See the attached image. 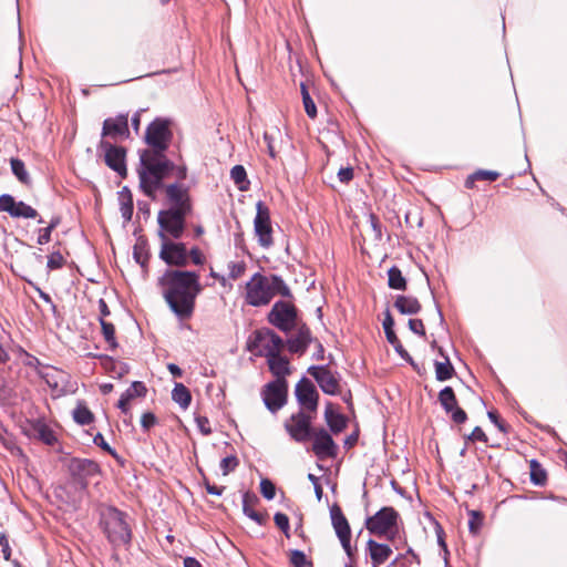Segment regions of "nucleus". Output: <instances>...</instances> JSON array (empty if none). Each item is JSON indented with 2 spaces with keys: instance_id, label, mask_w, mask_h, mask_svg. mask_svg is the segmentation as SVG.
<instances>
[{
  "instance_id": "1",
  "label": "nucleus",
  "mask_w": 567,
  "mask_h": 567,
  "mask_svg": "<svg viewBox=\"0 0 567 567\" xmlns=\"http://www.w3.org/2000/svg\"><path fill=\"white\" fill-rule=\"evenodd\" d=\"M172 138L171 122L165 118L154 120L146 130L145 142L153 150L141 154V167L138 168L140 183L147 196L161 187L162 181L174 169V164L168 161L163 152L168 147Z\"/></svg>"
},
{
  "instance_id": "2",
  "label": "nucleus",
  "mask_w": 567,
  "mask_h": 567,
  "mask_svg": "<svg viewBox=\"0 0 567 567\" xmlns=\"http://www.w3.org/2000/svg\"><path fill=\"white\" fill-rule=\"evenodd\" d=\"M158 285L173 312L179 318L190 317L202 290L198 276L192 271L167 270L158 279Z\"/></svg>"
},
{
  "instance_id": "3",
  "label": "nucleus",
  "mask_w": 567,
  "mask_h": 567,
  "mask_svg": "<svg viewBox=\"0 0 567 567\" xmlns=\"http://www.w3.org/2000/svg\"><path fill=\"white\" fill-rule=\"evenodd\" d=\"M276 295H289L288 287L278 276L255 274L246 284L245 299L250 306H266Z\"/></svg>"
},
{
  "instance_id": "4",
  "label": "nucleus",
  "mask_w": 567,
  "mask_h": 567,
  "mask_svg": "<svg viewBox=\"0 0 567 567\" xmlns=\"http://www.w3.org/2000/svg\"><path fill=\"white\" fill-rule=\"evenodd\" d=\"M102 524L109 539L114 545H126L131 540V528L122 512L107 507L102 512Z\"/></svg>"
},
{
  "instance_id": "5",
  "label": "nucleus",
  "mask_w": 567,
  "mask_h": 567,
  "mask_svg": "<svg viewBox=\"0 0 567 567\" xmlns=\"http://www.w3.org/2000/svg\"><path fill=\"white\" fill-rule=\"evenodd\" d=\"M398 513L392 507H383L367 519V529L378 536L392 539L396 533Z\"/></svg>"
},
{
  "instance_id": "6",
  "label": "nucleus",
  "mask_w": 567,
  "mask_h": 567,
  "mask_svg": "<svg viewBox=\"0 0 567 567\" xmlns=\"http://www.w3.org/2000/svg\"><path fill=\"white\" fill-rule=\"evenodd\" d=\"M248 349L256 355L266 357L267 359L276 353H280L284 349V341L276 333L264 330L257 331L248 343Z\"/></svg>"
},
{
  "instance_id": "7",
  "label": "nucleus",
  "mask_w": 567,
  "mask_h": 567,
  "mask_svg": "<svg viewBox=\"0 0 567 567\" xmlns=\"http://www.w3.org/2000/svg\"><path fill=\"white\" fill-rule=\"evenodd\" d=\"M161 251L159 257L168 265L186 266L188 261V254L184 244L174 243L167 238L163 233H159Z\"/></svg>"
},
{
  "instance_id": "8",
  "label": "nucleus",
  "mask_w": 567,
  "mask_h": 567,
  "mask_svg": "<svg viewBox=\"0 0 567 567\" xmlns=\"http://www.w3.org/2000/svg\"><path fill=\"white\" fill-rule=\"evenodd\" d=\"M186 210L169 209L158 214V224L163 234H169L174 238H179L184 230V216Z\"/></svg>"
},
{
  "instance_id": "9",
  "label": "nucleus",
  "mask_w": 567,
  "mask_h": 567,
  "mask_svg": "<svg viewBox=\"0 0 567 567\" xmlns=\"http://www.w3.org/2000/svg\"><path fill=\"white\" fill-rule=\"evenodd\" d=\"M330 516L332 526L334 532L342 545V548L347 553V555L352 557V547H351V529L347 518L344 517L341 508L338 505H333L330 508Z\"/></svg>"
},
{
  "instance_id": "10",
  "label": "nucleus",
  "mask_w": 567,
  "mask_h": 567,
  "mask_svg": "<svg viewBox=\"0 0 567 567\" xmlns=\"http://www.w3.org/2000/svg\"><path fill=\"white\" fill-rule=\"evenodd\" d=\"M257 214L255 217V231L262 247H269L272 244L271 225L269 209L262 202L256 205Z\"/></svg>"
},
{
  "instance_id": "11",
  "label": "nucleus",
  "mask_w": 567,
  "mask_h": 567,
  "mask_svg": "<svg viewBox=\"0 0 567 567\" xmlns=\"http://www.w3.org/2000/svg\"><path fill=\"white\" fill-rule=\"evenodd\" d=\"M310 423V416L303 412H298L285 422V429L295 441L303 442L308 440L313 432L311 431Z\"/></svg>"
},
{
  "instance_id": "12",
  "label": "nucleus",
  "mask_w": 567,
  "mask_h": 567,
  "mask_svg": "<svg viewBox=\"0 0 567 567\" xmlns=\"http://www.w3.org/2000/svg\"><path fill=\"white\" fill-rule=\"evenodd\" d=\"M287 398L286 380H276L269 383L264 391V401L266 406L276 412L284 406Z\"/></svg>"
},
{
  "instance_id": "13",
  "label": "nucleus",
  "mask_w": 567,
  "mask_h": 567,
  "mask_svg": "<svg viewBox=\"0 0 567 567\" xmlns=\"http://www.w3.org/2000/svg\"><path fill=\"white\" fill-rule=\"evenodd\" d=\"M0 210L16 218H34L38 215L34 208L23 202H17L11 195L7 194L0 196Z\"/></svg>"
},
{
  "instance_id": "14",
  "label": "nucleus",
  "mask_w": 567,
  "mask_h": 567,
  "mask_svg": "<svg viewBox=\"0 0 567 567\" xmlns=\"http://www.w3.org/2000/svg\"><path fill=\"white\" fill-rule=\"evenodd\" d=\"M41 377L51 388L54 396H61L68 392L69 375L66 372L55 368H47L41 371Z\"/></svg>"
},
{
  "instance_id": "15",
  "label": "nucleus",
  "mask_w": 567,
  "mask_h": 567,
  "mask_svg": "<svg viewBox=\"0 0 567 567\" xmlns=\"http://www.w3.org/2000/svg\"><path fill=\"white\" fill-rule=\"evenodd\" d=\"M310 437L313 439L312 451L319 458L334 455L336 444L326 430L313 431Z\"/></svg>"
},
{
  "instance_id": "16",
  "label": "nucleus",
  "mask_w": 567,
  "mask_h": 567,
  "mask_svg": "<svg viewBox=\"0 0 567 567\" xmlns=\"http://www.w3.org/2000/svg\"><path fill=\"white\" fill-rule=\"evenodd\" d=\"M298 402L309 411H316L318 405V392L308 379H302L296 386Z\"/></svg>"
},
{
  "instance_id": "17",
  "label": "nucleus",
  "mask_w": 567,
  "mask_h": 567,
  "mask_svg": "<svg viewBox=\"0 0 567 567\" xmlns=\"http://www.w3.org/2000/svg\"><path fill=\"white\" fill-rule=\"evenodd\" d=\"M295 309L287 302H277L269 313L270 321L280 329H288L295 321Z\"/></svg>"
},
{
  "instance_id": "18",
  "label": "nucleus",
  "mask_w": 567,
  "mask_h": 567,
  "mask_svg": "<svg viewBox=\"0 0 567 567\" xmlns=\"http://www.w3.org/2000/svg\"><path fill=\"white\" fill-rule=\"evenodd\" d=\"M439 400L444 410L451 414V417L455 423L465 422L466 413L457 406V401L452 388H444L439 394Z\"/></svg>"
},
{
  "instance_id": "19",
  "label": "nucleus",
  "mask_w": 567,
  "mask_h": 567,
  "mask_svg": "<svg viewBox=\"0 0 567 567\" xmlns=\"http://www.w3.org/2000/svg\"><path fill=\"white\" fill-rule=\"evenodd\" d=\"M310 374L316 379L321 390L334 395L339 391V383L337 378L323 367H313L309 370Z\"/></svg>"
},
{
  "instance_id": "20",
  "label": "nucleus",
  "mask_w": 567,
  "mask_h": 567,
  "mask_svg": "<svg viewBox=\"0 0 567 567\" xmlns=\"http://www.w3.org/2000/svg\"><path fill=\"white\" fill-rule=\"evenodd\" d=\"M128 133L127 116L118 115L114 118H107L103 124V135L116 138L125 136Z\"/></svg>"
},
{
  "instance_id": "21",
  "label": "nucleus",
  "mask_w": 567,
  "mask_h": 567,
  "mask_svg": "<svg viewBox=\"0 0 567 567\" xmlns=\"http://www.w3.org/2000/svg\"><path fill=\"white\" fill-rule=\"evenodd\" d=\"M367 548L370 554L373 567H379L385 563L392 554V549L389 545L380 544L373 539H369L367 542Z\"/></svg>"
},
{
  "instance_id": "22",
  "label": "nucleus",
  "mask_w": 567,
  "mask_h": 567,
  "mask_svg": "<svg viewBox=\"0 0 567 567\" xmlns=\"http://www.w3.org/2000/svg\"><path fill=\"white\" fill-rule=\"evenodd\" d=\"M105 162L107 166L117 172L120 175H125L126 167L124 148L110 146L105 152Z\"/></svg>"
},
{
  "instance_id": "23",
  "label": "nucleus",
  "mask_w": 567,
  "mask_h": 567,
  "mask_svg": "<svg viewBox=\"0 0 567 567\" xmlns=\"http://www.w3.org/2000/svg\"><path fill=\"white\" fill-rule=\"evenodd\" d=\"M270 371L276 375V380H286L285 378L290 373L289 361L276 353L267 359Z\"/></svg>"
},
{
  "instance_id": "24",
  "label": "nucleus",
  "mask_w": 567,
  "mask_h": 567,
  "mask_svg": "<svg viewBox=\"0 0 567 567\" xmlns=\"http://www.w3.org/2000/svg\"><path fill=\"white\" fill-rule=\"evenodd\" d=\"M168 198L176 205L175 209L186 210L188 209L187 205V192L179 185H169L166 189Z\"/></svg>"
},
{
  "instance_id": "25",
  "label": "nucleus",
  "mask_w": 567,
  "mask_h": 567,
  "mask_svg": "<svg viewBox=\"0 0 567 567\" xmlns=\"http://www.w3.org/2000/svg\"><path fill=\"white\" fill-rule=\"evenodd\" d=\"M395 308L403 315H414L421 309V305L414 297L399 296L394 302Z\"/></svg>"
},
{
  "instance_id": "26",
  "label": "nucleus",
  "mask_w": 567,
  "mask_h": 567,
  "mask_svg": "<svg viewBox=\"0 0 567 567\" xmlns=\"http://www.w3.org/2000/svg\"><path fill=\"white\" fill-rule=\"evenodd\" d=\"M324 416L327 424L334 433L341 432L347 425L346 419L341 414L334 412L331 404L326 408Z\"/></svg>"
},
{
  "instance_id": "27",
  "label": "nucleus",
  "mask_w": 567,
  "mask_h": 567,
  "mask_svg": "<svg viewBox=\"0 0 567 567\" xmlns=\"http://www.w3.org/2000/svg\"><path fill=\"white\" fill-rule=\"evenodd\" d=\"M172 399L182 409H187L190 404V392L183 383H176L172 391Z\"/></svg>"
},
{
  "instance_id": "28",
  "label": "nucleus",
  "mask_w": 567,
  "mask_h": 567,
  "mask_svg": "<svg viewBox=\"0 0 567 567\" xmlns=\"http://www.w3.org/2000/svg\"><path fill=\"white\" fill-rule=\"evenodd\" d=\"M389 287L396 290H405L406 280L398 267H392L388 271Z\"/></svg>"
},
{
  "instance_id": "29",
  "label": "nucleus",
  "mask_w": 567,
  "mask_h": 567,
  "mask_svg": "<svg viewBox=\"0 0 567 567\" xmlns=\"http://www.w3.org/2000/svg\"><path fill=\"white\" fill-rule=\"evenodd\" d=\"M73 419L81 425L90 424L93 421V414L83 403H79L73 411Z\"/></svg>"
},
{
  "instance_id": "30",
  "label": "nucleus",
  "mask_w": 567,
  "mask_h": 567,
  "mask_svg": "<svg viewBox=\"0 0 567 567\" xmlns=\"http://www.w3.org/2000/svg\"><path fill=\"white\" fill-rule=\"evenodd\" d=\"M454 368L446 358L445 361L435 362V377L439 381H446L452 378Z\"/></svg>"
},
{
  "instance_id": "31",
  "label": "nucleus",
  "mask_w": 567,
  "mask_h": 567,
  "mask_svg": "<svg viewBox=\"0 0 567 567\" xmlns=\"http://www.w3.org/2000/svg\"><path fill=\"white\" fill-rule=\"evenodd\" d=\"M230 176L240 190L247 189L249 183L247 181V174L244 166H234L230 171Z\"/></svg>"
},
{
  "instance_id": "32",
  "label": "nucleus",
  "mask_w": 567,
  "mask_h": 567,
  "mask_svg": "<svg viewBox=\"0 0 567 567\" xmlns=\"http://www.w3.org/2000/svg\"><path fill=\"white\" fill-rule=\"evenodd\" d=\"M256 501V497L255 496H251L249 494H245L244 495V498H243V509H244V513L249 517L251 518L252 520L257 522V523H261L262 522V517L260 514H258L254 508H252V504L254 502Z\"/></svg>"
},
{
  "instance_id": "33",
  "label": "nucleus",
  "mask_w": 567,
  "mask_h": 567,
  "mask_svg": "<svg viewBox=\"0 0 567 567\" xmlns=\"http://www.w3.org/2000/svg\"><path fill=\"white\" fill-rule=\"evenodd\" d=\"M289 561L292 567H312V561L299 549L289 551Z\"/></svg>"
},
{
  "instance_id": "34",
  "label": "nucleus",
  "mask_w": 567,
  "mask_h": 567,
  "mask_svg": "<svg viewBox=\"0 0 567 567\" xmlns=\"http://www.w3.org/2000/svg\"><path fill=\"white\" fill-rule=\"evenodd\" d=\"M11 169L12 173L16 175V177L23 184L29 183V174L25 169L24 163L18 158H12L11 162Z\"/></svg>"
},
{
  "instance_id": "35",
  "label": "nucleus",
  "mask_w": 567,
  "mask_h": 567,
  "mask_svg": "<svg viewBox=\"0 0 567 567\" xmlns=\"http://www.w3.org/2000/svg\"><path fill=\"white\" fill-rule=\"evenodd\" d=\"M308 347V338L306 334L300 333L293 339L288 341V349L292 353H302Z\"/></svg>"
},
{
  "instance_id": "36",
  "label": "nucleus",
  "mask_w": 567,
  "mask_h": 567,
  "mask_svg": "<svg viewBox=\"0 0 567 567\" xmlns=\"http://www.w3.org/2000/svg\"><path fill=\"white\" fill-rule=\"evenodd\" d=\"M499 177V174L495 171H485L481 169L475 172L471 177L466 181V186L472 187L474 179H485V181H496Z\"/></svg>"
},
{
  "instance_id": "37",
  "label": "nucleus",
  "mask_w": 567,
  "mask_h": 567,
  "mask_svg": "<svg viewBox=\"0 0 567 567\" xmlns=\"http://www.w3.org/2000/svg\"><path fill=\"white\" fill-rule=\"evenodd\" d=\"M100 322L102 327V333L106 342L114 348L116 346L114 326L111 322H107L104 318H101Z\"/></svg>"
},
{
  "instance_id": "38",
  "label": "nucleus",
  "mask_w": 567,
  "mask_h": 567,
  "mask_svg": "<svg viewBox=\"0 0 567 567\" xmlns=\"http://www.w3.org/2000/svg\"><path fill=\"white\" fill-rule=\"evenodd\" d=\"M146 388L142 382L135 381L132 383V385L124 392L126 399L132 401L135 398H140L145 395Z\"/></svg>"
},
{
  "instance_id": "39",
  "label": "nucleus",
  "mask_w": 567,
  "mask_h": 567,
  "mask_svg": "<svg viewBox=\"0 0 567 567\" xmlns=\"http://www.w3.org/2000/svg\"><path fill=\"white\" fill-rule=\"evenodd\" d=\"M301 92H302V101H303V105H305V111H306L307 115L311 118L316 117V115H317L316 105L303 85L301 86Z\"/></svg>"
},
{
  "instance_id": "40",
  "label": "nucleus",
  "mask_w": 567,
  "mask_h": 567,
  "mask_svg": "<svg viewBox=\"0 0 567 567\" xmlns=\"http://www.w3.org/2000/svg\"><path fill=\"white\" fill-rule=\"evenodd\" d=\"M530 470L532 481L538 485L543 484L546 480V475L544 471L539 467V465L536 463V461L530 462Z\"/></svg>"
},
{
  "instance_id": "41",
  "label": "nucleus",
  "mask_w": 567,
  "mask_h": 567,
  "mask_svg": "<svg viewBox=\"0 0 567 567\" xmlns=\"http://www.w3.org/2000/svg\"><path fill=\"white\" fill-rule=\"evenodd\" d=\"M238 465V460L236 456H227L220 461V468L223 475L226 476L230 472H233Z\"/></svg>"
},
{
  "instance_id": "42",
  "label": "nucleus",
  "mask_w": 567,
  "mask_h": 567,
  "mask_svg": "<svg viewBox=\"0 0 567 567\" xmlns=\"http://www.w3.org/2000/svg\"><path fill=\"white\" fill-rule=\"evenodd\" d=\"M260 493L265 498L272 499L276 494V487L269 480L264 478L260 482Z\"/></svg>"
},
{
  "instance_id": "43",
  "label": "nucleus",
  "mask_w": 567,
  "mask_h": 567,
  "mask_svg": "<svg viewBox=\"0 0 567 567\" xmlns=\"http://www.w3.org/2000/svg\"><path fill=\"white\" fill-rule=\"evenodd\" d=\"M228 270H229V278L233 280H236L244 275V272L246 270V266L244 262H234L233 261V262H229Z\"/></svg>"
},
{
  "instance_id": "44",
  "label": "nucleus",
  "mask_w": 567,
  "mask_h": 567,
  "mask_svg": "<svg viewBox=\"0 0 567 567\" xmlns=\"http://www.w3.org/2000/svg\"><path fill=\"white\" fill-rule=\"evenodd\" d=\"M63 262H64V258H63V256L59 251L52 252L48 257V267L50 269L61 268Z\"/></svg>"
},
{
  "instance_id": "45",
  "label": "nucleus",
  "mask_w": 567,
  "mask_h": 567,
  "mask_svg": "<svg viewBox=\"0 0 567 567\" xmlns=\"http://www.w3.org/2000/svg\"><path fill=\"white\" fill-rule=\"evenodd\" d=\"M55 225V223H51L50 226L40 231V235L38 237V244L45 245L50 241L51 233L54 229Z\"/></svg>"
},
{
  "instance_id": "46",
  "label": "nucleus",
  "mask_w": 567,
  "mask_h": 567,
  "mask_svg": "<svg viewBox=\"0 0 567 567\" xmlns=\"http://www.w3.org/2000/svg\"><path fill=\"white\" fill-rule=\"evenodd\" d=\"M276 525L284 532L288 533L289 519L288 516L282 513H277L274 517Z\"/></svg>"
},
{
  "instance_id": "47",
  "label": "nucleus",
  "mask_w": 567,
  "mask_h": 567,
  "mask_svg": "<svg viewBox=\"0 0 567 567\" xmlns=\"http://www.w3.org/2000/svg\"><path fill=\"white\" fill-rule=\"evenodd\" d=\"M196 424H197V427L199 429V431L204 434V435H208L210 434L212 432V429L209 426V421L207 417L205 416H197L196 417Z\"/></svg>"
},
{
  "instance_id": "48",
  "label": "nucleus",
  "mask_w": 567,
  "mask_h": 567,
  "mask_svg": "<svg viewBox=\"0 0 567 567\" xmlns=\"http://www.w3.org/2000/svg\"><path fill=\"white\" fill-rule=\"evenodd\" d=\"M409 328H410L414 333H417V334H420V336H424V334H425V330H424L423 322H422V320H420V319H410V320H409Z\"/></svg>"
},
{
  "instance_id": "49",
  "label": "nucleus",
  "mask_w": 567,
  "mask_h": 567,
  "mask_svg": "<svg viewBox=\"0 0 567 567\" xmlns=\"http://www.w3.org/2000/svg\"><path fill=\"white\" fill-rule=\"evenodd\" d=\"M156 423V417L153 413H144L141 417V424L145 430H148Z\"/></svg>"
},
{
  "instance_id": "50",
  "label": "nucleus",
  "mask_w": 567,
  "mask_h": 567,
  "mask_svg": "<svg viewBox=\"0 0 567 567\" xmlns=\"http://www.w3.org/2000/svg\"><path fill=\"white\" fill-rule=\"evenodd\" d=\"M338 177L342 183H348L353 177V169L350 167L341 168L338 172Z\"/></svg>"
},
{
  "instance_id": "51",
  "label": "nucleus",
  "mask_w": 567,
  "mask_h": 567,
  "mask_svg": "<svg viewBox=\"0 0 567 567\" xmlns=\"http://www.w3.org/2000/svg\"><path fill=\"white\" fill-rule=\"evenodd\" d=\"M189 257L195 265H202L204 262V256L198 248H192L189 251Z\"/></svg>"
},
{
  "instance_id": "52",
  "label": "nucleus",
  "mask_w": 567,
  "mask_h": 567,
  "mask_svg": "<svg viewBox=\"0 0 567 567\" xmlns=\"http://www.w3.org/2000/svg\"><path fill=\"white\" fill-rule=\"evenodd\" d=\"M470 440L472 441H486V436H485V433L483 432V430L478 426H476L471 435H470Z\"/></svg>"
},
{
  "instance_id": "53",
  "label": "nucleus",
  "mask_w": 567,
  "mask_h": 567,
  "mask_svg": "<svg viewBox=\"0 0 567 567\" xmlns=\"http://www.w3.org/2000/svg\"><path fill=\"white\" fill-rule=\"evenodd\" d=\"M264 138L267 143V150H268V154L275 158L276 157V152H275V147H274V141H272V136L266 132L265 135H264Z\"/></svg>"
},
{
  "instance_id": "54",
  "label": "nucleus",
  "mask_w": 567,
  "mask_h": 567,
  "mask_svg": "<svg viewBox=\"0 0 567 567\" xmlns=\"http://www.w3.org/2000/svg\"><path fill=\"white\" fill-rule=\"evenodd\" d=\"M0 545L2 547V553L6 559H9L10 556V548L8 544V539L4 535H0Z\"/></svg>"
},
{
  "instance_id": "55",
  "label": "nucleus",
  "mask_w": 567,
  "mask_h": 567,
  "mask_svg": "<svg viewBox=\"0 0 567 567\" xmlns=\"http://www.w3.org/2000/svg\"><path fill=\"white\" fill-rule=\"evenodd\" d=\"M130 402L131 401L128 399H126L125 394L123 393L117 403V408L121 409V411L126 414L128 412Z\"/></svg>"
},
{
  "instance_id": "56",
  "label": "nucleus",
  "mask_w": 567,
  "mask_h": 567,
  "mask_svg": "<svg viewBox=\"0 0 567 567\" xmlns=\"http://www.w3.org/2000/svg\"><path fill=\"white\" fill-rule=\"evenodd\" d=\"M393 326H394L393 318L391 317L390 312H386V316L383 320L384 332L393 330Z\"/></svg>"
},
{
  "instance_id": "57",
  "label": "nucleus",
  "mask_w": 567,
  "mask_h": 567,
  "mask_svg": "<svg viewBox=\"0 0 567 567\" xmlns=\"http://www.w3.org/2000/svg\"><path fill=\"white\" fill-rule=\"evenodd\" d=\"M132 212H133V205H132L131 202L128 204H123V206H122V216L125 219H127V220L131 219Z\"/></svg>"
},
{
  "instance_id": "58",
  "label": "nucleus",
  "mask_w": 567,
  "mask_h": 567,
  "mask_svg": "<svg viewBox=\"0 0 567 567\" xmlns=\"http://www.w3.org/2000/svg\"><path fill=\"white\" fill-rule=\"evenodd\" d=\"M206 489L209 494L219 496V495H221L224 487H217L215 485H210L209 483H206Z\"/></svg>"
},
{
  "instance_id": "59",
  "label": "nucleus",
  "mask_w": 567,
  "mask_h": 567,
  "mask_svg": "<svg viewBox=\"0 0 567 567\" xmlns=\"http://www.w3.org/2000/svg\"><path fill=\"white\" fill-rule=\"evenodd\" d=\"M80 467L86 468L89 472L96 470V464L91 461H78Z\"/></svg>"
},
{
  "instance_id": "60",
  "label": "nucleus",
  "mask_w": 567,
  "mask_h": 567,
  "mask_svg": "<svg viewBox=\"0 0 567 567\" xmlns=\"http://www.w3.org/2000/svg\"><path fill=\"white\" fill-rule=\"evenodd\" d=\"M99 308H100V312H101V316H102L101 318H104V317L110 315V310L107 308V305H106V302L103 299H101L99 301Z\"/></svg>"
},
{
  "instance_id": "61",
  "label": "nucleus",
  "mask_w": 567,
  "mask_h": 567,
  "mask_svg": "<svg viewBox=\"0 0 567 567\" xmlns=\"http://www.w3.org/2000/svg\"><path fill=\"white\" fill-rule=\"evenodd\" d=\"M184 567H202V565L195 558L187 557L184 559Z\"/></svg>"
},
{
  "instance_id": "62",
  "label": "nucleus",
  "mask_w": 567,
  "mask_h": 567,
  "mask_svg": "<svg viewBox=\"0 0 567 567\" xmlns=\"http://www.w3.org/2000/svg\"><path fill=\"white\" fill-rule=\"evenodd\" d=\"M385 336H386V339L388 341L391 343V344H396L399 343V339L395 334V332L393 330H390V331H386L385 332Z\"/></svg>"
},
{
  "instance_id": "63",
  "label": "nucleus",
  "mask_w": 567,
  "mask_h": 567,
  "mask_svg": "<svg viewBox=\"0 0 567 567\" xmlns=\"http://www.w3.org/2000/svg\"><path fill=\"white\" fill-rule=\"evenodd\" d=\"M41 436L48 444H51L54 441L53 434L48 430H43L41 432Z\"/></svg>"
},
{
  "instance_id": "64",
  "label": "nucleus",
  "mask_w": 567,
  "mask_h": 567,
  "mask_svg": "<svg viewBox=\"0 0 567 567\" xmlns=\"http://www.w3.org/2000/svg\"><path fill=\"white\" fill-rule=\"evenodd\" d=\"M169 372L174 375V377H181L182 375V370L179 369V367H177L176 364L174 363H169L167 365Z\"/></svg>"
}]
</instances>
